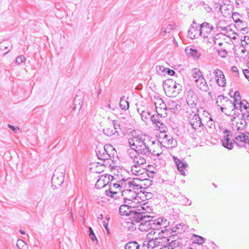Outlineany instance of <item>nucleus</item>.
<instances>
[{"instance_id": "obj_56", "label": "nucleus", "mask_w": 249, "mask_h": 249, "mask_svg": "<svg viewBox=\"0 0 249 249\" xmlns=\"http://www.w3.org/2000/svg\"><path fill=\"white\" fill-rule=\"evenodd\" d=\"M238 26V28L241 30V31L243 32L247 33L249 31V28L247 27V24L244 25V24H236Z\"/></svg>"}, {"instance_id": "obj_2", "label": "nucleus", "mask_w": 249, "mask_h": 249, "mask_svg": "<svg viewBox=\"0 0 249 249\" xmlns=\"http://www.w3.org/2000/svg\"><path fill=\"white\" fill-rule=\"evenodd\" d=\"M115 178L113 176L110 175H105V176H102L101 177L97 180L96 183L95 185V187L98 189H101L107 184L113 181ZM111 182H110V184L109 185V187H111ZM117 191H113L112 190V188L110 187L108 190H106L105 191L106 195L109 196L111 198H116L115 195L117 194Z\"/></svg>"}, {"instance_id": "obj_25", "label": "nucleus", "mask_w": 249, "mask_h": 249, "mask_svg": "<svg viewBox=\"0 0 249 249\" xmlns=\"http://www.w3.org/2000/svg\"><path fill=\"white\" fill-rule=\"evenodd\" d=\"M145 171V169H141L140 165L135 164L131 167L132 173L136 176H139L141 175H143V171Z\"/></svg>"}, {"instance_id": "obj_59", "label": "nucleus", "mask_w": 249, "mask_h": 249, "mask_svg": "<svg viewBox=\"0 0 249 249\" xmlns=\"http://www.w3.org/2000/svg\"><path fill=\"white\" fill-rule=\"evenodd\" d=\"M151 218H153V217L148 215L146 213H145V218H142V222L144 223V224L149 225V222L151 221Z\"/></svg>"}, {"instance_id": "obj_32", "label": "nucleus", "mask_w": 249, "mask_h": 249, "mask_svg": "<svg viewBox=\"0 0 249 249\" xmlns=\"http://www.w3.org/2000/svg\"><path fill=\"white\" fill-rule=\"evenodd\" d=\"M185 225L181 224H178L175 227H173L172 231L178 233H182L185 231Z\"/></svg>"}, {"instance_id": "obj_35", "label": "nucleus", "mask_w": 249, "mask_h": 249, "mask_svg": "<svg viewBox=\"0 0 249 249\" xmlns=\"http://www.w3.org/2000/svg\"><path fill=\"white\" fill-rule=\"evenodd\" d=\"M240 99L238 100L237 97H234L233 103L231 102V107L237 109H241L243 104L240 101Z\"/></svg>"}, {"instance_id": "obj_41", "label": "nucleus", "mask_w": 249, "mask_h": 249, "mask_svg": "<svg viewBox=\"0 0 249 249\" xmlns=\"http://www.w3.org/2000/svg\"><path fill=\"white\" fill-rule=\"evenodd\" d=\"M167 131H162L159 130V132L157 133L156 135V138L159 140L160 139H167L168 135L166 134Z\"/></svg>"}, {"instance_id": "obj_46", "label": "nucleus", "mask_w": 249, "mask_h": 249, "mask_svg": "<svg viewBox=\"0 0 249 249\" xmlns=\"http://www.w3.org/2000/svg\"><path fill=\"white\" fill-rule=\"evenodd\" d=\"M118 182L120 183L121 191H122L123 188L124 189L123 190H124V189H128V185L127 184V182L125 178H123L119 180Z\"/></svg>"}, {"instance_id": "obj_22", "label": "nucleus", "mask_w": 249, "mask_h": 249, "mask_svg": "<svg viewBox=\"0 0 249 249\" xmlns=\"http://www.w3.org/2000/svg\"><path fill=\"white\" fill-rule=\"evenodd\" d=\"M132 208L128 207L127 204L122 205L119 208V213L122 216H129L133 210Z\"/></svg>"}, {"instance_id": "obj_63", "label": "nucleus", "mask_w": 249, "mask_h": 249, "mask_svg": "<svg viewBox=\"0 0 249 249\" xmlns=\"http://www.w3.org/2000/svg\"><path fill=\"white\" fill-rule=\"evenodd\" d=\"M248 68H249V61L248 63ZM243 72L245 77L249 81V70L245 69L243 70Z\"/></svg>"}, {"instance_id": "obj_40", "label": "nucleus", "mask_w": 249, "mask_h": 249, "mask_svg": "<svg viewBox=\"0 0 249 249\" xmlns=\"http://www.w3.org/2000/svg\"><path fill=\"white\" fill-rule=\"evenodd\" d=\"M16 245L19 249H28L27 244L22 239H18Z\"/></svg>"}, {"instance_id": "obj_7", "label": "nucleus", "mask_w": 249, "mask_h": 249, "mask_svg": "<svg viewBox=\"0 0 249 249\" xmlns=\"http://www.w3.org/2000/svg\"><path fill=\"white\" fill-rule=\"evenodd\" d=\"M95 153L98 159L107 163V165L111 166L112 163L109 159V156L103 145H97L95 149Z\"/></svg>"}, {"instance_id": "obj_60", "label": "nucleus", "mask_w": 249, "mask_h": 249, "mask_svg": "<svg viewBox=\"0 0 249 249\" xmlns=\"http://www.w3.org/2000/svg\"><path fill=\"white\" fill-rule=\"evenodd\" d=\"M180 202L183 205H190L191 204V201H190L188 198L185 197H182Z\"/></svg>"}, {"instance_id": "obj_58", "label": "nucleus", "mask_w": 249, "mask_h": 249, "mask_svg": "<svg viewBox=\"0 0 249 249\" xmlns=\"http://www.w3.org/2000/svg\"><path fill=\"white\" fill-rule=\"evenodd\" d=\"M25 60V58L24 55H21L18 56L16 60V63L18 65H20L21 63L23 62Z\"/></svg>"}, {"instance_id": "obj_33", "label": "nucleus", "mask_w": 249, "mask_h": 249, "mask_svg": "<svg viewBox=\"0 0 249 249\" xmlns=\"http://www.w3.org/2000/svg\"><path fill=\"white\" fill-rule=\"evenodd\" d=\"M133 187H134V190H136V191H138L139 189H141L142 188L143 184L141 183V182L142 181L141 179H139L138 178H133Z\"/></svg>"}, {"instance_id": "obj_39", "label": "nucleus", "mask_w": 249, "mask_h": 249, "mask_svg": "<svg viewBox=\"0 0 249 249\" xmlns=\"http://www.w3.org/2000/svg\"><path fill=\"white\" fill-rule=\"evenodd\" d=\"M232 142L233 141H220V143L225 148L229 150H231L233 148V144H234V142Z\"/></svg>"}, {"instance_id": "obj_42", "label": "nucleus", "mask_w": 249, "mask_h": 249, "mask_svg": "<svg viewBox=\"0 0 249 249\" xmlns=\"http://www.w3.org/2000/svg\"><path fill=\"white\" fill-rule=\"evenodd\" d=\"M7 45H9L8 41L4 40L3 41L0 42V50L7 51L5 53H7L10 51Z\"/></svg>"}, {"instance_id": "obj_44", "label": "nucleus", "mask_w": 249, "mask_h": 249, "mask_svg": "<svg viewBox=\"0 0 249 249\" xmlns=\"http://www.w3.org/2000/svg\"><path fill=\"white\" fill-rule=\"evenodd\" d=\"M193 237L196 238L194 242V243L198 245H202L204 241V238L201 236L193 234Z\"/></svg>"}, {"instance_id": "obj_29", "label": "nucleus", "mask_w": 249, "mask_h": 249, "mask_svg": "<svg viewBox=\"0 0 249 249\" xmlns=\"http://www.w3.org/2000/svg\"><path fill=\"white\" fill-rule=\"evenodd\" d=\"M192 75L195 82L200 79V77H203L201 71L198 69H194L192 70Z\"/></svg>"}, {"instance_id": "obj_61", "label": "nucleus", "mask_w": 249, "mask_h": 249, "mask_svg": "<svg viewBox=\"0 0 249 249\" xmlns=\"http://www.w3.org/2000/svg\"><path fill=\"white\" fill-rule=\"evenodd\" d=\"M138 204L140 205V208L141 209H140L141 211L142 210L146 211L147 209H149L150 210H151V209L150 208V207L146 205V203L141 204V202L140 203H138Z\"/></svg>"}, {"instance_id": "obj_27", "label": "nucleus", "mask_w": 249, "mask_h": 249, "mask_svg": "<svg viewBox=\"0 0 249 249\" xmlns=\"http://www.w3.org/2000/svg\"><path fill=\"white\" fill-rule=\"evenodd\" d=\"M242 17V15L238 12H234L232 13V19H233L234 22L236 24H238V23L243 24H243H244V25H246V22H244L243 21H242L241 19V18Z\"/></svg>"}, {"instance_id": "obj_52", "label": "nucleus", "mask_w": 249, "mask_h": 249, "mask_svg": "<svg viewBox=\"0 0 249 249\" xmlns=\"http://www.w3.org/2000/svg\"><path fill=\"white\" fill-rule=\"evenodd\" d=\"M89 236L90 238V239H91V240L92 241H94L95 240L97 241V238L94 233V231H93L92 229L90 227H89Z\"/></svg>"}, {"instance_id": "obj_53", "label": "nucleus", "mask_w": 249, "mask_h": 249, "mask_svg": "<svg viewBox=\"0 0 249 249\" xmlns=\"http://www.w3.org/2000/svg\"><path fill=\"white\" fill-rule=\"evenodd\" d=\"M217 52H218V55L222 57V58H225L226 57V56L228 54V52L226 50V49H221L220 50H218L217 51Z\"/></svg>"}, {"instance_id": "obj_28", "label": "nucleus", "mask_w": 249, "mask_h": 249, "mask_svg": "<svg viewBox=\"0 0 249 249\" xmlns=\"http://www.w3.org/2000/svg\"><path fill=\"white\" fill-rule=\"evenodd\" d=\"M188 54L195 60L198 59L201 55V53H199L198 51H197L196 49L193 48H190L189 50Z\"/></svg>"}, {"instance_id": "obj_17", "label": "nucleus", "mask_w": 249, "mask_h": 249, "mask_svg": "<svg viewBox=\"0 0 249 249\" xmlns=\"http://www.w3.org/2000/svg\"><path fill=\"white\" fill-rule=\"evenodd\" d=\"M182 246L181 239H177L169 242L167 245L164 246L160 249H181Z\"/></svg>"}, {"instance_id": "obj_49", "label": "nucleus", "mask_w": 249, "mask_h": 249, "mask_svg": "<svg viewBox=\"0 0 249 249\" xmlns=\"http://www.w3.org/2000/svg\"><path fill=\"white\" fill-rule=\"evenodd\" d=\"M233 142L240 148L246 147V145L249 144V141H233Z\"/></svg>"}, {"instance_id": "obj_11", "label": "nucleus", "mask_w": 249, "mask_h": 249, "mask_svg": "<svg viewBox=\"0 0 249 249\" xmlns=\"http://www.w3.org/2000/svg\"><path fill=\"white\" fill-rule=\"evenodd\" d=\"M188 35L192 39L196 38L201 36L200 26H198L196 23L194 21L189 29Z\"/></svg>"}, {"instance_id": "obj_51", "label": "nucleus", "mask_w": 249, "mask_h": 249, "mask_svg": "<svg viewBox=\"0 0 249 249\" xmlns=\"http://www.w3.org/2000/svg\"><path fill=\"white\" fill-rule=\"evenodd\" d=\"M145 173H144L143 177H149L150 178H153L155 177V175L156 174V172L154 171H149L147 170H145Z\"/></svg>"}, {"instance_id": "obj_26", "label": "nucleus", "mask_w": 249, "mask_h": 249, "mask_svg": "<svg viewBox=\"0 0 249 249\" xmlns=\"http://www.w3.org/2000/svg\"><path fill=\"white\" fill-rule=\"evenodd\" d=\"M220 133L223 137V139L221 140H231L233 137L232 132L228 129H221Z\"/></svg>"}, {"instance_id": "obj_23", "label": "nucleus", "mask_w": 249, "mask_h": 249, "mask_svg": "<svg viewBox=\"0 0 249 249\" xmlns=\"http://www.w3.org/2000/svg\"><path fill=\"white\" fill-rule=\"evenodd\" d=\"M140 154H137V155H133L131 153H129L130 157L131 159L133 160V162L139 165L143 164L146 163V160L144 158L141 156Z\"/></svg>"}, {"instance_id": "obj_21", "label": "nucleus", "mask_w": 249, "mask_h": 249, "mask_svg": "<svg viewBox=\"0 0 249 249\" xmlns=\"http://www.w3.org/2000/svg\"><path fill=\"white\" fill-rule=\"evenodd\" d=\"M195 84L198 88L202 91H207L209 89L208 86L204 76L200 77V79L196 81Z\"/></svg>"}, {"instance_id": "obj_54", "label": "nucleus", "mask_w": 249, "mask_h": 249, "mask_svg": "<svg viewBox=\"0 0 249 249\" xmlns=\"http://www.w3.org/2000/svg\"><path fill=\"white\" fill-rule=\"evenodd\" d=\"M148 226V224H144V223L141 222L139 225V229L141 231H148L149 230Z\"/></svg>"}, {"instance_id": "obj_38", "label": "nucleus", "mask_w": 249, "mask_h": 249, "mask_svg": "<svg viewBox=\"0 0 249 249\" xmlns=\"http://www.w3.org/2000/svg\"><path fill=\"white\" fill-rule=\"evenodd\" d=\"M156 126L157 129L161 130L162 131H165L167 130V127L166 125L162 122V119L160 120L158 123L155 124Z\"/></svg>"}, {"instance_id": "obj_36", "label": "nucleus", "mask_w": 249, "mask_h": 249, "mask_svg": "<svg viewBox=\"0 0 249 249\" xmlns=\"http://www.w3.org/2000/svg\"><path fill=\"white\" fill-rule=\"evenodd\" d=\"M119 104L120 108L124 110H126L129 108V103L124 97L121 98Z\"/></svg>"}, {"instance_id": "obj_31", "label": "nucleus", "mask_w": 249, "mask_h": 249, "mask_svg": "<svg viewBox=\"0 0 249 249\" xmlns=\"http://www.w3.org/2000/svg\"><path fill=\"white\" fill-rule=\"evenodd\" d=\"M216 36H218V35L209 36V37H204V41L209 43L210 47H213L215 45Z\"/></svg>"}, {"instance_id": "obj_3", "label": "nucleus", "mask_w": 249, "mask_h": 249, "mask_svg": "<svg viewBox=\"0 0 249 249\" xmlns=\"http://www.w3.org/2000/svg\"><path fill=\"white\" fill-rule=\"evenodd\" d=\"M131 149L134 150L137 154H143L149 156L151 150L147 146L144 141H128Z\"/></svg>"}, {"instance_id": "obj_10", "label": "nucleus", "mask_w": 249, "mask_h": 249, "mask_svg": "<svg viewBox=\"0 0 249 249\" xmlns=\"http://www.w3.org/2000/svg\"><path fill=\"white\" fill-rule=\"evenodd\" d=\"M154 104L155 106L156 112L159 115H160L161 117H165L167 115V106L166 105L163 100L161 98L156 99Z\"/></svg>"}, {"instance_id": "obj_45", "label": "nucleus", "mask_w": 249, "mask_h": 249, "mask_svg": "<svg viewBox=\"0 0 249 249\" xmlns=\"http://www.w3.org/2000/svg\"><path fill=\"white\" fill-rule=\"evenodd\" d=\"M104 133L107 136L115 135L117 133H118L117 130H115L112 128H107L104 129Z\"/></svg>"}, {"instance_id": "obj_37", "label": "nucleus", "mask_w": 249, "mask_h": 249, "mask_svg": "<svg viewBox=\"0 0 249 249\" xmlns=\"http://www.w3.org/2000/svg\"><path fill=\"white\" fill-rule=\"evenodd\" d=\"M140 114L142 120L145 123H147V121L149 119H151V113L148 111L142 110Z\"/></svg>"}, {"instance_id": "obj_20", "label": "nucleus", "mask_w": 249, "mask_h": 249, "mask_svg": "<svg viewBox=\"0 0 249 249\" xmlns=\"http://www.w3.org/2000/svg\"><path fill=\"white\" fill-rule=\"evenodd\" d=\"M167 107V110H169L174 113H178L181 108L180 106L177 102L174 101H169Z\"/></svg>"}, {"instance_id": "obj_15", "label": "nucleus", "mask_w": 249, "mask_h": 249, "mask_svg": "<svg viewBox=\"0 0 249 249\" xmlns=\"http://www.w3.org/2000/svg\"><path fill=\"white\" fill-rule=\"evenodd\" d=\"M213 73L216 78V81L219 86L224 87L226 84V79L223 71L216 69L214 70Z\"/></svg>"}, {"instance_id": "obj_62", "label": "nucleus", "mask_w": 249, "mask_h": 249, "mask_svg": "<svg viewBox=\"0 0 249 249\" xmlns=\"http://www.w3.org/2000/svg\"><path fill=\"white\" fill-rule=\"evenodd\" d=\"M142 181H145L146 182V183H145L144 184V186H146V187H144V188L147 187H149L150 186H151L152 184V182H153V181L148 179V178H145L143 179H142Z\"/></svg>"}, {"instance_id": "obj_48", "label": "nucleus", "mask_w": 249, "mask_h": 249, "mask_svg": "<svg viewBox=\"0 0 249 249\" xmlns=\"http://www.w3.org/2000/svg\"><path fill=\"white\" fill-rule=\"evenodd\" d=\"M161 118L162 117H160V115H159L157 113V114H154L151 115V120L153 124H155L158 123V122L161 119Z\"/></svg>"}, {"instance_id": "obj_50", "label": "nucleus", "mask_w": 249, "mask_h": 249, "mask_svg": "<svg viewBox=\"0 0 249 249\" xmlns=\"http://www.w3.org/2000/svg\"><path fill=\"white\" fill-rule=\"evenodd\" d=\"M204 125L207 126L210 128H212L213 126H214V122L212 119V117H210L209 119L207 121L205 122Z\"/></svg>"}, {"instance_id": "obj_47", "label": "nucleus", "mask_w": 249, "mask_h": 249, "mask_svg": "<svg viewBox=\"0 0 249 249\" xmlns=\"http://www.w3.org/2000/svg\"><path fill=\"white\" fill-rule=\"evenodd\" d=\"M210 117H211V116L209 113L206 110H204L202 114V117L200 119L204 124L205 122L207 121L209 119Z\"/></svg>"}, {"instance_id": "obj_30", "label": "nucleus", "mask_w": 249, "mask_h": 249, "mask_svg": "<svg viewBox=\"0 0 249 249\" xmlns=\"http://www.w3.org/2000/svg\"><path fill=\"white\" fill-rule=\"evenodd\" d=\"M247 123L245 119H240L239 121L237 122L236 127H237V130H244L246 126Z\"/></svg>"}, {"instance_id": "obj_1", "label": "nucleus", "mask_w": 249, "mask_h": 249, "mask_svg": "<svg viewBox=\"0 0 249 249\" xmlns=\"http://www.w3.org/2000/svg\"><path fill=\"white\" fill-rule=\"evenodd\" d=\"M163 88L169 97H176L182 90V86L172 79H166L163 83Z\"/></svg>"}, {"instance_id": "obj_6", "label": "nucleus", "mask_w": 249, "mask_h": 249, "mask_svg": "<svg viewBox=\"0 0 249 249\" xmlns=\"http://www.w3.org/2000/svg\"><path fill=\"white\" fill-rule=\"evenodd\" d=\"M167 224V220L162 217H159L155 219L151 218L147 227L149 228V230H159L162 228H166Z\"/></svg>"}, {"instance_id": "obj_5", "label": "nucleus", "mask_w": 249, "mask_h": 249, "mask_svg": "<svg viewBox=\"0 0 249 249\" xmlns=\"http://www.w3.org/2000/svg\"><path fill=\"white\" fill-rule=\"evenodd\" d=\"M65 170L60 168L56 169L52 178V186L53 189H57L63 184L64 180Z\"/></svg>"}, {"instance_id": "obj_34", "label": "nucleus", "mask_w": 249, "mask_h": 249, "mask_svg": "<svg viewBox=\"0 0 249 249\" xmlns=\"http://www.w3.org/2000/svg\"><path fill=\"white\" fill-rule=\"evenodd\" d=\"M140 246L136 241L129 242L124 246V249H139Z\"/></svg>"}, {"instance_id": "obj_13", "label": "nucleus", "mask_w": 249, "mask_h": 249, "mask_svg": "<svg viewBox=\"0 0 249 249\" xmlns=\"http://www.w3.org/2000/svg\"><path fill=\"white\" fill-rule=\"evenodd\" d=\"M129 135L130 137L129 140H130V139L132 140L133 139H136L137 140H149V137L147 135L143 133L142 131L138 129L133 130L130 132Z\"/></svg>"}, {"instance_id": "obj_16", "label": "nucleus", "mask_w": 249, "mask_h": 249, "mask_svg": "<svg viewBox=\"0 0 249 249\" xmlns=\"http://www.w3.org/2000/svg\"><path fill=\"white\" fill-rule=\"evenodd\" d=\"M173 159L174 161L175 162L177 169L178 171L180 172L181 175L183 176H185V172L184 171V169L188 167V164L186 161L179 160L175 156H173Z\"/></svg>"}, {"instance_id": "obj_43", "label": "nucleus", "mask_w": 249, "mask_h": 249, "mask_svg": "<svg viewBox=\"0 0 249 249\" xmlns=\"http://www.w3.org/2000/svg\"><path fill=\"white\" fill-rule=\"evenodd\" d=\"M124 204L123 205L127 204L128 207H130V208H135V207H138V206L137 205V202H134L132 201H129V200L126 199V197H124Z\"/></svg>"}, {"instance_id": "obj_8", "label": "nucleus", "mask_w": 249, "mask_h": 249, "mask_svg": "<svg viewBox=\"0 0 249 249\" xmlns=\"http://www.w3.org/2000/svg\"><path fill=\"white\" fill-rule=\"evenodd\" d=\"M139 193H137L136 190L131 189H126L122 191V195L124 197H126V199L129 201L137 202V204L141 203L139 201Z\"/></svg>"}, {"instance_id": "obj_55", "label": "nucleus", "mask_w": 249, "mask_h": 249, "mask_svg": "<svg viewBox=\"0 0 249 249\" xmlns=\"http://www.w3.org/2000/svg\"><path fill=\"white\" fill-rule=\"evenodd\" d=\"M236 140H249V137L246 134L242 133L241 135H239L235 137Z\"/></svg>"}, {"instance_id": "obj_14", "label": "nucleus", "mask_w": 249, "mask_h": 249, "mask_svg": "<svg viewBox=\"0 0 249 249\" xmlns=\"http://www.w3.org/2000/svg\"><path fill=\"white\" fill-rule=\"evenodd\" d=\"M186 100L188 106L192 109H196V104L197 102V97L196 94L192 91L187 93Z\"/></svg>"}, {"instance_id": "obj_4", "label": "nucleus", "mask_w": 249, "mask_h": 249, "mask_svg": "<svg viewBox=\"0 0 249 249\" xmlns=\"http://www.w3.org/2000/svg\"><path fill=\"white\" fill-rule=\"evenodd\" d=\"M187 113V121L193 129L196 130L199 127L204 126L200 117L195 111L191 110L190 112L188 110Z\"/></svg>"}, {"instance_id": "obj_19", "label": "nucleus", "mask_w": 249, "mask_h": 249, "mask_svg": "<svg viewBox=\"0 0 249 249\" xmlns=\"http://www.w3.org/2000/svg\"><path fill=\"white\" fill-rule=\"evenodd\" d=\"M103 147L105 149L106 153L108 154L109 159L112 163L115 159L116 151L111 144H105Z\"/></svg>"}, {"instance_id": "obj_18", "label": "nucleus", "mask_w": 249, "mask_h": 249, "mask_svg": "<svg viewBox=\"0 0 249 249\" xmlns=\"http://www.w3.org/2000/svg\"><path fill=\"white\" fill-rule=\"evenodd\" d=\"M176 29V25L174 23H170L168 24H165L161 28L160 34V36H164L167 34L170 33L171 31Z\"/></svg>"}, {"instance_id": "obj_12", "label": "nucleus", "mask_w": 249, "mask_h": 249, "mask_svg": "<svg viewBox=\"0 0 249 249\" xmlns=\"http://www.w3.org/2000/svg\"><path fill=\"white\" fill-rule=\"evenodd\" d=\"M145 218V212L141 211L140 209L133 210L130 214V218L132 222L140 223L142 218Z\"/></svg>"}, {"instance_id": "obj_9", "label": "nucleus", "mask_w": 249, "mask_h": 249, "mask_svg": "<svg viewBox=\"0 0 249 249\" xmlns=\"http://www.w3.org/2000/svg\"><path fill=\"white\" fill-rule=\"evenodd\" d=\"M200 26L201 36L209 37L215 34L213 27L211 23L204 22Z\"/></svg>"}, {"instance_id": "obj_57", "label": "nucleus", "mask_w": 249, "mask_h": 249, "mask_svg": "<svg viewBox=\"0 0 249 249\" xmlns=\"http://www.w3.org/2000/svg\"><path fill=\"white\" fill-rule=\"evenodd\" d=\"M126 181L128 185V189H131L134 190L133 178L132 179L128 178H126Z\"/></svg>"}, {"instance_id": "obj_24", "label": "nucleus", "mask_w": 249, "mask_h": 249, "mask_svg": "<svg viewBox=\"0 0 249 249\" xmlns=\"http://www.w3.org/2000/svg\"><path fill=\"white\" fill-rule=\"evenodd\" d=\"M107 166V163H94L92 164L91 169H93V171L96 173H101L104 171L105 166Z\"/></svg>"}, {"instance_id": "obj_64", "label": "nucleus", "mask_w": 249, "mask_h": 249, "mask_svg": "<svg viewBox=\"0 0 249 249\" xmlns=\"http://www.w3.org/2000/svg\"><path fill=\"white\" fill-rule=\"evenodd\" d=\"M113 125V129L115 130H117L118 128H120V124L118 123V121L117 120H113L112 122Z\"/></svg>"}]
</instances>
